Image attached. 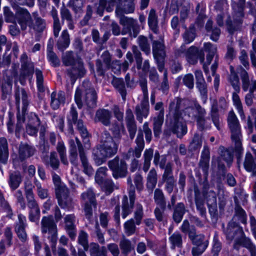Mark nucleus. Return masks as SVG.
Here are the masks:
<instances>
[{
  "label": "nucleus",
  "instance_id": "nucleus-1",
  "mask_svg": "<svg viewBox=\"0 0 256 256\" xmlns=\"http://www.w3.org/2000/svg\"><path fill=\"white\" fill-rule=\"evenodd\" d=\"M188 100L175 98L170 104L169 114L166 116V130L181 138L187 132L185 121L190 120H197L198 128L202 130L204 128V116L206 110L196 102L183 110L184 106L189 105Z\"/></svg>",
  "mask_w": 256,
  "mask_h": 256
},
{
  "label": "nucleus",
  "instance_id": "nucleus-2",
  "mask_svg": "<svg viewBox=\"0 0 256 256\" xmlns=\"http://www.w3.org/2000/svg\"><path fill=\"white\" fill-rule=\"evenodd\" d=\"M118 144L116 143L110 136L105 132L102 134L100 144L93 150L94 160L97 166L104 162L107 158L114 156L118 150Z\"/></svg>",
  "mask_w": 256,
  "mask_h": 256
},
{
  "label": "nucleus",
  "instance_id": "nucleus-3",
  "mask_svg": "<svg viewBox=\"0 0 256 256\" xmlns=\"http://www.w3.org/2000/svg\"><path fill=\"white\" fill-rule=\"evenodd\" d=\"M134 10V4L132 0H125L123 8L121 7L119 15L120 22L123 26L122 34H129L134 37H136L138 33V27L136 20L123 16V13L132 12Z\"/></svg>",
  "mask_w": 256,
  "mask_h": 256
},
{
  "label": "nucleus",
  "instance_id": "nucleus-4",
  "mask_svg": "<svg viewBox=\"0 0 256 256\" xmlns=\"http://www.w3.org/2000/svg\"><path fill=\"white\" fill-rule=\"evenodd\" d=\"M34 18L32 20L30 14L25 9L20 10L16 14L17 22L20 24L21 30H24L28 26L31 30L40 32L46 26L44 20L38 16L37 14H34Z\"/></svg>",
  "mask_w": 256,
  "mask_h": 256
},
{
  "label": "nucleus",
  "instance_id": "nucleus-5",
  "mask_svg": "<svg viewBox=\"0 0 256 256\" xmlns=\"http://www.w3.org/2000/svg\"><path fill=\"white\" fill-rule=\"evenodd\" d=\"M226 234L228 239L235 240L234 247H236V244H242L250 250L251 256H256V246L249 238L244 236L242 229L238 224H235L233 222H230L226 231Z\"/></svg>",
  "mask_w": 256,
  "mask_h": 256
},
{
  "label": "nucleus",
  "instance_id": "nucleus-6",
  "mask_svg": "<svg viewBox=\"0 0 256 256\" xmlns=\"http://www.w3.org/2000/svg\"><path fill=\"white\" fill-rule=\"evenodd\" d=\"M41 230L43 234L48 233L50 234L48 238L52 243V250L53 251L56 250L58 229L52 216H44L42 218L41 220Z\"/></svg>",
  "mask_w": 256,
  "mask_h": 256
},
{
  "label": "nucleus",
  "instance_id": "nucleus-7",
  "mask_svg": "<svg viewBox=\"0 0 256 256\" xmlns=\"http://www.w3.org/2000/svg\"><path fill=\"white\" fill-rule=\"evenodd\" d=\"M227 122L231 132L232 140L235 142L236 150L240 151L241 150L240 140L242 138L240 126L238 118L233 110L229 112Z\"/></svg>",
  "mask_w": 256,
  "mask_h": 256
},
{
  "label": "nucleus",
  "instance_id": "nucleus-8",
  "mask_svg": "<svg viewBox=\"0 0 256 256\" xmlns=\"http://www.w3.org/2000/svg\"><path fill=\"white\" fill-rule=\"evenodd\" d=\"M63 63L66 66H74L72 72H68V74L72 78L78 76H82L86 73L83 64L80 59H74L72 52H68L62 58Z\"/></svg>",
  "mask_w": 256,
  "mask_h": 256
},
{
  "label": "nucleus",
  "instance_id": "nucleus-9",
  "mask_svg": "<svg viewBox=\"0 0 256 256\" xmlns=\"http://www.w3.org/2000/svg\"><path fill=\"white\" fill-rule=\"evenodd\" d=\"M152 52L156 60L158 69L160 72L165 71L164 70V58L166 56L165 46L162 39L154 40L152 43Z\"/></svg>",
  "mask_w": 256,
  "mask_h": 256
},
{
  "label": "nucleus",
  "instance_id": "nucleus-10",
  "mask_svg": "<svg viewBox=\"0 0 256 256\" xmlns=\"http://www.w3.org/2000/svg\"><path fill=\"white\" fill-rule=\"evenodd\" d=\"M110 168L112 171L113 176L116 178H122L126 176L127 170L126 164L124 160L119 162L118 158H114L110 161L108 164Z\"/></svg>",
  "mask_w": 256,
  "mask_h": 256
},
{
  "label": "nucleus",
  "instance_id": "nucleus-11",
  "mask_svg": "<svg viewBox=\"0 0 256 256\" xmlns=\"http://www.w3.org/2000/svg\"><path fill=\"white\" fill-rule=\"evenodd\" d=\"M82 198L84 204L86 217L90 219L92 214V206L95 207L96 205L94 194L92 190L89 189L82 194Z\"/></svg>",
  "mask_w": 256,
  "mask_h": 256
},
{
  "label": "nucleus",
  "instance_id": "nucleus-12",
  "mask_svg": "<svg viewBox=\"0 0 256 256\" xmlns=\"http://www.w3.org/2000/svg\"><path fill=\"white\" fill-rule=\"evenodd\" d=\"M58 204L62 208L70 209L73 206L72 198L68 196L66 187L58 188L56 191Z\"/></svg>",
  "mask_w": 256,
  "mask_h": 256
},
{
  "label": "nucleus",
  "instance_id": "nucleus-13",
  "mask_svg": "<svg viewBox=\"0 0 256 256\" xmlns=\"http://www.w3.org/2000/svg\"><path fill=\"white\" fill-rule=\"evenodd\" d=\"M185 56L187 61L191 64H194L197 62L199 58L201 63L204 62V55L202 52H200L198 48L192 46L186 51Z\"/></svg>",
  "mask_w": 256,
  "mask_h": 256
},
{
  "label": "nucleus",
  "instance_id": "nucleus-14",
  "mask_svg": "<svg viewBox=\"0 0 256 256\" xmlns=\"http://www.w3.org/2000/svg\"><path fill=\"white\" fill-rule=\"evenodd\" d=\"M130 204L128 202V199L126 196H124L122 200V218H123L126 217L131 213L133 208L134 202V188L132 190L129 192Z\"/></svg>",
  "mask_w": 256,
  "mask_h": 256
},
{
  "label": "nucleus",
  "instance_id": "nucleus-15",
  "mask_svg": "<svg viewBox=\"0 0 256 256\" xmlns=\"http://www.w3.org/2000/svg\"><path fill=\"white\" fill-rule=\"evenodd\" d=\"M26 220L25 216L22 214L18 215V222L16 224L15 231L18 237L22 242H25L27 239V234L25 231V228L26 226Z\"/></svg>",
  "mask_w": 256,
  "mask_h": 256
},
{
  "label": "nucleus",
  "instance_id": "nucleus-16",
  "mask_svg": "<svg viewBox=\"0 0 256 256\" xmlns=\"http://www.w3.org/2000/svg\"><path fill=\"white\" fill-rule=\"evenodd\" d=\"M28 206L30 209L29 220L32 222H37L40 217V210L34 198L27 200Z\"/></svg>",
  "mask_w": 256,
  "mask_h": 256
},
{
  "label": "nucleus",
  "instance_id": "nucleus-17",
  "mask_svg": "<svg viewBox=\"0 0 256 256\" xmlns=\"http://www.w3.org/2000/svg\"><path fill=\"white\" fill-rule=\"evenodd\" d=\"M76 142L80 153V156L82 162V166L84 168V174L88 176H90L94 174V170L92 166L89 164L88 160L84 152L82 145L80 140L76 138Z\"/></svg>",
  "mask_w": 256,
  "mask_h": 256
},
{
  "label": "nucleus",
  "instance_id": "nucleus-18",
  "mask_svg": "<svg viewBox=\"0 0 256 256\" xmlns=\"http://www.w3.org/2000/svg\"><path fill=\"white\" fill-rule=\"evenodd\" d=\"M148 113L149 105L148 100H143L141 104L136 108V114L137 120L142 123L143 118H146Z\"/></svg>",
  "mask_w": 256,
  "mask_h": 256
},
{
  "label": "nucleus",
  "instance_id": "nucleus-19",
  "mask_svg": "<svg viewBox=\"0 0 256 256\" xmlns=\"http://www.w3.org/2000/svg\"><path fill=\"white\" fill-rule=\"evenodd\" d=\"M204 50L206 52H208L206 62L203 64L204 70L206 72H207L208 66L210 64L216 52L217 48L215 45L210 42H206L204 44Z\"/></svg>",
  "mask_w": 256,
  "mask_h": 256
},
{
  "label": "nucleus",
  "instance_id": "nucleus-20",
  "mask_svg": "<svg viewBox=\"0 0 256 256\" xmlns=\"http://www.w3.org/2000/svg\"><path fill=\"white\" fill-rule=\"evenodd\" d=\"M64 220L66 224V230L70 237L72 238H74L76 236L74 216L72 214L66 215L64 218Z\"/></svg>",
  "mask_w": 256,
  "mask_h": 256
},
{
  "label": "nucleus",
  "instance_id": "nucleus-21",
  "mask_svg": "<svg viewBox=\"0 0 256 256\" xmlns=\"http://www.w3.org/2000/svg\"><path fill=\"white\" fill-rule=\"evenodd\" d=\"M112 118L110 112L105 109L98 110L96 114L95 120L101 122L105 126H108Z\"/></svg>",
  "mask_w": 256,
  "mask_h": 256
},
{
  "label": "nucleus",
  "instance_id": "nucleus-22",
  "mask_svg": "<svg viewBox=\"0 0 256 256\" xmlns=\"http://www.w3.org/2000/svg\"><path fill=\"white\" fill-rule=\"evenodd\" d=\"M34 72V65L32 62L22 64L21 66L20 80L22 84H24L25 78L32 74Z\"/></svg>",
  "mask_w": 256,
  "mask_h": 256
},
{
  "label": "nucleus",
  "instance_id": "nucleus-23",
  "mask_svg": "<svg viewBox=\"0 0 256 256\" xmlns=\"http://www.w3.org/2000/svg\"><path fill=\"white\" fill-rule=\"evenodd\" d=\"M84 102L90 108H93L96 104V92L94 88H90L86 90L82 98Z\"/></svg>",
  "mask_w": 256,
  "mask_h": 256
},
{
  "label": "nucleus",
  "instance_id": "nucleus-24",
  "mask_svg": "<svg viewBox=\"0 0 256 256\" xmlns=\"http://www.w3.org/2000/svg\"><path fill=\"white\" fill-rule=\"evenodd\" d=\"M65 100L64 93L60 92L58 94L53 92L51 94V106L53 109H58L61 104L64 103Z\"/></svg>",
  "mask_w": 256,
  "mask_h": 256
},
{
  "label": "nucleus",
  "instance_id": "nucleus-25",
  "mask_svg": "<svg viewBox=\"0 0 256 256\" xmlns=\"http://www.w3.org/2000/svg\"><path fill=\"white\" fill-rule=\"evenodd\" d=\"M244 166L247 171L252 172L254 176H256V158L253 159L252 155L249 152L246 154Z\"/></svg>",
  "mask_w": 256,
  "mask_h": 256
},
{
  "label": "nucleus",
  "instance_id": "nucleus-26",
  "mask_svg": "<svg viewBox=\"0 0 256 256\" xmlns=\"http://www.w3.org/2000/svg\"><path fill=\"white\" fill-rule=\"evenodd\" d=\"M70 36L68 30H64L62 31L60 38L57 42V46L59 50L64 51L70 44Z\"/></svg>",
  "mask_w": 256,
  "mask_h": 256
},
{
  "label": "nucleus",
  "instance_id": "nucleus-27",
  "mask_svg": "<svg viewBox=\"0 0 256 256\" xmlns=\"http://www.w3.org/2000/svg\"><path fill=\"white\" fill-rule=\"evenodd\" d=\"M15 96L17 106H19L20 100H22L23 104L22 110H24L28 104L26 92L23 88L18 90L16 92Z\"/></svg>",
  "mask_w": 256,
  "mask_h": 256
},
{
  "label": "nucleus",
  "instance_id": "nucleus-28",
  "mask_svg": "<svg viewBox=\"0 0 256 256\" xmlns=\"http://www.w3.org/2000/svg\"><path fill=\"white\" fill-rule=\"evenodd\" d=\"M40 124L38 118L34 115L32 120H30L26 126V132L30 136H35L38 132V126Z\"/></svg>",
  "mask_w": 256,
  "mask_h": 256
},
{
  "label": "nucleus",
  "instance_id": "nucleus-29",
  "mask_svg": "<svg viewBox=\"0 0 256 256\" xmlns=\"http://www.w3.org/2000/svg\"><path fill=\"white\" fill-rule=\"evenodd\" d=\"M34 152V148L28 144H22L20 146V156L22 160L32 156Z\"/></svg>",
  "mask_w": 256,
  "mask_h": 256
},
{
  "label": "nucleus",
  "instance_id": "nucleus-30",
  "mask_svg": "<svg viewBox=\"0 0 256 256\" xmlns=\"http://www.w3.org/2000/svg\"><path fill=\"white\" fill-rule=\"evenodd\" d=\"M7 141L5 138H0V161L4 163L8 158Z\"/></svg>",
  "mask_w": 256,
  "mask_h": 256
},
{
  "label": "nucleus",
  "instance_id": "nucleus-31",
  "mask_svg": "<svg viewBox=\"0 0 256 256\" xmlns=\"http://www.w3.org/2000/svg\"><path fill=\"white\" fill-rule=\"evenodd\" d=\"M238 92H234L232 94V99L233 104L236 108L238 114L242 120L245 118V116L243 111L242 104L240 98L238 95Z\"/></svg>",
  "mask_w": 256,
  "mask_h": 256
},
{
  "label": "nucleus",
  "instance_id": "nucleus-32",
  "mask_svg": "<svg viewBox=\"0 0 256 256\" xmlns=\"http://www.w3.org/2000/svg\"><path fill=\"white\" fill-rule=\"evenodd\" d=\"M157 183V174L154 169H152L147 176L146 186L148 188L152 190Z\"/></svg>",
  "mask_w": 256,
  "mask_h": 256
},
{
  "label": "nucleus",
  "instance_id": "nucleus-33",
  "mask_svg": "<svg viewBox=\"0 0 256 256\" xmlns=\"http://www.w3.org/2000/svg\"><path fill=\"white\" fill-rule=\"evenodd\" d=\"M90 252L91 256H106V248L104 247L100 248L96 243L90 244Z\"/></svg>",
  "mask_w": 256,
  "mask_h": 256
},
{
  "label": "nucleus",
  "instance_id": "nucleus-34",
  "mask_svg": "<svg viewBox=\"0 0 256 256\" xmlns=\"http://www.w3.org/2000/svg\"><path fill=\"white\" fill-rule=\"evenodd\" d=\"M112 83L114 86L120 92L122 98L124 100L126 96V91L123 80L114 78H113Z\"/></svg>",
  "mask_w": 256,
  "mask_h": 256
},
{
  "label": "nucleus",
  "instance_id": "nucleus-35",
  "mask_svg": "<svg viewBox=\"0 0 256 256\" xmlns=\"http://www.w3.org/2000/svg\"><path fill=\"white\" fill-rule=\"evenodd\" d=\"M148 24L150 29L154 32H156L158 19L156 12L154 9H152L150 11L148 16Z\"/></svg>",
  "mask_w": 256,
  "mask_h": 256
},
{
  "label": "nucleus",
  "instance_id": "nucleus-36",
  "mask_svg": "<svg viewBox=\"0 0 256 256\" xmlns=\"http://www.w3.org/2000/svg\"><path fill=\"white\" fill-rule=\"evenodd\" d=\"M184 214V206L183 204L179 203L174 209L173 218L174 220L179 223L182 220Z\"/></svg>",
  "mask_w": 256,
  "mask_h": 256
},
{
  "label": "nucleus",
  "instance_id": "nucleus-37",
  "mask_svg": "<svg viewBox=\"0 0 256 256\" xmlns=\"http://www.w3.org/2000/svg\"><path fill=\"white\" fill-rule=\"evenodd\" d=\"M189 238L194 244L202 246L204 236L202 234L196 235L195 229H192L190 231Z\"/></svg>",
  "mask_w": 256,
  "mask_h": 256
},
{
  "label": "nucleus",
  "instance_id": "nucleus-38",
  "mask_svg": "<svg viewBox=\"0 0 256 256\" xmlns=\"http://www.w3.org/2000/svg\"><path fill=\"white\" fill-rule=\"evenodd\" d=\"M122 0H108L107 1L106 11L111 12L113 10L114 6H116V16L119 15L121 8Z\"/></svg>",
  "mask_w": 256,
  "mask_h": 256
},
{
  "label": "nucleus",
  "instance_id": "nucleus-39",
  "mask_svg": "<svg viewBox=\"0 0 256 256\" xmlns=\"http://www.w3.org/2000/svg\"><path fill=\"white\" fill-rule=\"evenodd\" d=\"M164 116L162 114H158L156 118H154V131L156 136H159L161 132V127L163 124Z\"/></svg>",
  "mask_w": 256,
  "mask_h": 256
},
{
  "label": "nucleus",
  "instance_id": "nucleus-40",
  "mask_svg": "<svg viewBox=\"0 0 256 256\" xmlns=\"http://www.w3.org/2000/svg\"><path fill=\"white\" fill-rule=\"evenodd\" d=\"M230 82L232 84L236 92H239L240 91V82L239 79L234 72V68L232 66H230Z\"/></svg>",
  "mask_w": 256,
  "mask_h": 256
},
{
  "label": "nucleus",
  "instance_id": "nucleus-41",
  "mask_svg": "<svg viewBox=\"0 0 256 256\" xmlns=\"http://www.w3.org/2000/svg\"><path fill=\"white\" fill-rule=\"evenodd\" d=\"M57 150L59 154L61 162L65 165H68V162L66 156V147L62 142H58L57 147Z\"/></svg>",
  "mask_w": 256,
  "mask_h": 256
},
{
  "label": "nucleus",
  "instance_id": "nucleus-42",
  "mask_svg": "<svg viewBox=\"0 0 256 256\" xmlns=\"http://www.w3.org/2000/svg\"><path fill=\"white\" fill-rule=\"evenodd\" d=\"M154 199L155 202L158 204L163 209L165 208L166 202L162 192L159 190L156 189L154 193Z\"/></svg>",
  "mask_w": 256,
  "mask_h": 256
},
{
  "label": "nucleus",
  "instance_id": "nucleus-43",
  "mask_svg": "<svg viewBox=\"0 0 256 256\" xmlns=\"http://www.w3.org/2000/svg\"><path fill=\"white\" fill-rule=\"evenodd\" d=\"M21 181V177L19 174H12L10 176L9 184L12 190H16L19 186Z\"/></svg>",
  "mask_w": 256,
  "mask_h": 256
},
{
  "label": "nucleus",
  "instance_id": "nucleus-44",
  "mask_svg": "<svg viewBox=\"0 0 256 256\" xmlns=\"http://www.w3.org/2000/svg\"><path fill=\"white\" fill-rule=\"evenodd\" d=\"M21 8H19L16 14H17L18 11ZM4 16L5 21L7 22L14 23L15 22L16 18L17 20L16 15V16H14L13 12L10 10V8L8 7H4Z\"/></svg>",
  "mask_w": 256,
  "mask_h": 256
},
{
  "label": "nucleus",
  "instance_id": "nucleus-45",
  "mask_svg": "<svg viewBox=\"0 0 256 256\" xmlns=\"http://www.w3.org/2000/svg\"><path fill=\"white\" fill-rule=\"evenodd\" d=\"M136 228L133 219L127 220L124 224V232L128 236L134 234Z\"/></svg>",
  "mask_w": 256,
  "mask_h": 256
},
{
  "label": "nucleus",
  "instance_id": "nucleus-46",
  "mask_svg": "<svg viewBox=\"0 0 256 256\" xmlns=\"http://www.w3.org/2000/svg\"><path fill=\"white\" fill-rule=\"evenodd\" d=\"M169 239L172 248H174L176 246H181L182 244V238L181 235L178 232L174 233Z\"/></svg>",
  "mask_w": 256,
  "mask_h": 256
},
{
  "label": "nucleus",
  "instance_id": "nucleus-47",
  "mask_svg": "<svg viewBox=\"0 0 256 256\" xmlns=\"http://www.w3.org/2000/svg\"><path fill=\"white\" fill-rule=\"evenodd\" d=\"M202 144V136L198 134H195L190 143V148L192 150H194L201 148Z\"/></svg>",
  "mask_w": 256,
  "mask_h": 256
},
{
  "label": "nucleus",
  "instance_id": "nucleus-48",
  "mask_svg": "<svg viewBox=\"0 0 256 256\" xmlns=\"http://www.w3.org/2000/svg\"><path fill=\"white\" fill-rule=\"evenodd\" d=\"M184 42L186 44H190L192 42L195 38V29L194 27H190L186 30L183 35Z\"/></svg>",
  "mask_w": 256,
  "mask_h": 256
},
{
  "label": "nucleus",
  "instance_id": "nucleus-49",
  "mask_svg": "<svg viewBox=\"0 0 256 256\" xmlns=\"http://www.w3.org/2000/svg\"><path fill=\"white\" fill-rule=\"evenodd\" d=\"M88 234L84 231H81L78 235V243L82 245L85 250H88Z\"/></svg>",
  "mask_w": 256,
  "mask_h": 256
},
{
  "label": "nucleus",
  "instance_id": "nucleus-50",
  "mask_svg": "<svg viewBox=\"0 0 256 256\" xmlns=\"http://www.w3.org/2000/svg\"><path fill=\"white\" fill-rule=\"evenodd\" d=\"M138 43L142 51L145 52L146 54L150 52V46L146 38L143 36H140L138 38Z\"/></svg>",
  "mask_w": 256,
  "mask_h": 256
},
{
  "label": "nucleus",
  "instance_id": "nucleus-51",
  "mask_svg": "<svg viewBox=\"0 0 256 256\" xmlns=\"http://www.w3.org/2000/svg\"><path fill=\"white\" fill-rule=\"evenodd\" d=\"M238 218L242 223L246 222V214L244 210L240 206H236V215L234 218V220Z\"/></svg>",
  "mask_w": 256,
  "mask_h": 256
},
{
  "label": "nucleus",
  "instance_id": "nucleus-52",
  "mask_svg": "<svg viewBox=\"0 0 256 256\" xmlns=\"http://www.w3.org/2000/svg\"><path fill=\"white\" fill-rule=\"evenodd\" d=\"M222 152L221 158L224 160L228 166H230L233 160L232 153L228 150H225L223 147L220 148Z\"/></svg>",
  "mask_w": 256,
  "mask_h": 256
},
{
  "label": "nucleus",
  "instance_id": "nucleus-53",
  "mask_svg": "<svg viewBox=\"0 0 256 256\" xmlns=\"http://www.w3.org/2000/svg\"><path fill=\"white\" fill-rule=\"evenodd\" d=\"M196 87L200 93L202 100L204 103H205L207 99V91L205 82H196Z\"/></svg>",
  "mask_w": 256,
  "mask_h": 256
},
{
  "label": "nucleus",
  "instance_id": "nucleus-54",
  "mask_svg": "<svg viewBox=\"0 0 256 256\" xmlns=\"http://www.w3.org/2000/svg\"><path fill=\"white\" fill-rule=\"evenodd\" d=\"M33 188L34 186L30 182L27 181L25 182L24 192L26 200L34 198Z\"/></svg>",
  "mask_w": 256,
  "mask_h": 256
},
{
  "label": "nucleus",
  "instance_id": "nucleus-55",
  "mask_svg": "<svg viewBox=\"0 0 256 256\" xmlns=\"http://www.w3.org/2000/svg\"><path fill=\"white\" fill-rule=\"evenodd\" d=\"M242 72L240 74V76L242 78V89L245 92L247 91L248 88V86L250 85V80L248 76V74L247 72L240 68Z\"/></svg>",
  "mask_w": 256,
  "mask_h": 256
},
{
  "label": "nucleus",
  "instance_id": "nucleus-56",
  "mask_svg": "<svg viewBox=\"0 0 256 256\" xmlns=\"http://www.w3.org/2000/svg\"><path fill=\"white\" fill-rule=\"evenodd\" d=\"M100 186L102 189L108 194H110L112 192L114 188V184L112 181L108 179L105 180L102 184Z\"/></svg>",
  "mask_w": 256,
  "mask_h": 256
},
{
  "label": "nucleus",
  "instance_id": "nucleus-57",
  "mask_svg": "<svg viewBox=\"0 0 256 256\" xmlns=\"http://www.w3.org/2000/svg\"><path fill=\"white\" fill-rule=\"evenodd\" d=\"M36 186L38 196L42 199L46 198L48 195V190L42 188L39 182H36Z\"/></svg>",
  "mask_w": 256,
  "mask_h": 256
},
{
  "label": "nucleus",
  "instance_id": "nucleus-58",
  "mask_svg": "<svg viewBox=\"0 0 256 256\" xmlns=\"http://www.w3.org/2000/svg\"><path fill=\"white\" fill-rule=\"evenodd\" d=\"M208 246V242L206 240L202 244V246H198L197 247L194 248L192 250V254L193 256H199L206 249Z\"/></svg>",
  "mask_w": 256,
  "mask_h": 256
},
{
  "label": "nucleus",
  "instance_id": "nucleus-59",
  "mask_svg": "<svg viewBox=\"0 0 256 256\" xmlns=\"http://www.w3.org/2000/svg\"><path fill=\"white\" fill-rule=\"evenodd\" d=\"M78 118V112L76 108L72 106L70 112V114L68 116V120L70 124H76Z\"/></svg>",
  "mask_w": 256,
  "mask_h": 256
},
{
  "label": "nucleus",
  "instance_id": "nucleus-60",
  "mask_svg": "<svg viewBox=\"0 0 256 256\" xmlns=\"http://www.w3.org/2000/svg\"><path fill=\"white\" fill-rule=\"evenodd\" d=\"M174 178L172 174V165L170 163H168L165 168L164 172L162 176V180L165 181L169 178Z\"/></svg>",
  "mask_w": 256,
  "mask_h": 256
},
{
  "label": "nucleus",
  "instance_id": "nucleus-61",
  "mask_svg": "<svg viewBox=\"0 0 256 256\" xmlns=\"http://www.w3.org/2000/svg\"><path fill=\"white\" fill-rule=\"evenodd\" d=\"M47 57L50 64L54 66H57L60 65V62L56 54L54 52H50L47 54Z\"/></svg>",
  "mask_w": 256,
  "mask_h": 256
},
{
  "label": "nucleus",
  "instance_id": "nucleus-62",
  "mask_svg": "<svg viewBox=\"0 0 256 256\" xmlns=\"http://www.w3.org/2000/svg\"><path fill=\"white\" fill-rule=\"evenodd\" d=\"M80 133L83 138L84 147L86 148H89L90 145L89 144V134L86 128H84L79 130Z\"/></svg>",
  "mask_w": 256,
  "mask_h": 256
},
{
  "label": "nucleus",
  "instance_id": "nucleus-63",
  "mask_svg": "<svg viewBox=\"0 0 256 256\" xmlns=\"http://www.w3.org/2000/svg\"><path fill=\"white\" fill-rule=\"evenodd\" d=\"M120 246L123 253L127 254L132 250L130 242L126 240H124L120 243Z\"/></svg>",
  "mask_w": 256,
  "mask_h": 256
},
{
  "label": "nucleus",
  "instance_id": "nucleus-64",
  "mask_svg": "<svg viewBox=\"0 0 256 256\" xmlns=\"http://www.w3.org/2000/svg\"><path fill=\"white\" fill-rule=\"evenodd\" d=\"M50 164L53 169L56 170L59 166V161L57 158V155L56 152H52L50 154Z\"/></svg>",
  "mask_w": 256,
  "mask_h": 256
}]
</instances>
